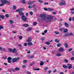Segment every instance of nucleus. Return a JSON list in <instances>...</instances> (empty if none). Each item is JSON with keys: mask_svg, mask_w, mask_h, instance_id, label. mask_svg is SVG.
I'll use <instances>...</instances> for the list:
<instances>
[{"mask_svg": "<svg viewBox=\"0 0 74 74\" xmlns=\"http://www.w3.org/2000/svg\"><path fill=\"white\" fill-rule=\"evenodd\" d=\"M67 65L68 66H66L65 65H63L62 66V67L64 69H67V68H68L69 69H70L72 68V66H73L72 64H68Z\"/></svg>", "mask_w": 74, "mask_h": 74, "instance_id": "f257e3e1", "label": "nucleus"}, {"mask_svg": "<svg viewBox=\"0 0 74 74\" xmlns=\"http://www.w3.org/2000/svg\"><path fill=\"white\" fill-rule=\"evenodd\" d=\"M21 19L23 20V21L25 22L26 21V20L27 18V17H26L25 15H23L21 17Z\"/></svg>", "mask_w": 74, "mask_h": 74, "instance_id": "f03ea898", "label": "nucleus"}, {"mask_svg": "<svg viewBox=\"0 0 74 74\" xmlns=\"http://www.w3.org/2000/svg\"><path fill=\"white\" fill-rule=\"evenodd\" d=\"M52 19V17L51 16H49L46 18L47 21H51V20Z\"/></svg>", "mask_w": 74, "mask_h": 74, "instance_id": "7ed1b4c3", "label": "nucleus"}, {"mask_svg": "<svg viewBox=\"0 0 74 74\" xmlns=\"http://www.w3.org/2000/svg\"><path fill=\"white\" fill-rule=\"evenodd\" d=\"M12 62H13V63H14L15 62H16L18 61V60H16V58H13L12 60Z\"/></svg>", "mask_w": 74, "mask_h": 74, "instance_id": "20e7f679", "label": "nucleus"}, {"mask_svg": "<svg viewBox=\"0 0 74 74\" xmlns=\"http://www.w3.org/2000/svg\"><path fill=\"white\" fill-rule=\"evenodd\" d=\"M41 17L43 18V20H45L46 19V17H45V14H42L41 15Z\"/></svg>", "mask_w": 74, "mask_h": 74, "instance_id": "39448f33", "label": "nucleus"}, {"mask_svg": "<svg viewBox=\"0 0 74 74\" xmlns=\"http://www.w3.org/2000/svg\"><path fill=\"white\" fill-rule=\"evenodd\" d=\"M58 51L60 52H63L64 51V48L63 47H61L58 49Z\"/></svg>", "mask_w": 74, "mask_h": 74, "instance_id": "423d86ee", "label": "nucleus"}, {"mask_svg": "<svg viewBox=\"0 0 74 74\" xmlns=\"http://www.w3.org/2000/svg\"><path fill=\"white\" fill-rule=\"evenodd\" d=\"M65 4V1H63V2H60V3L59 4L60 5H64Z\"/></svg>", "mask_w": 74, "mask_h": 74, "instance_id": "0eeeda50", "label": "nucleus"}, {"mask_svg": "<svg viewBox=\"0 0 74 74\" xmlns=\"http://www.w3.org/2000/svg\"><path fill=\"white\" fill-rule=\"evenodd\" d=\"M6 4H8V5H10V2L9 1H7V0H5V3Z\"/></svg>", "mask_w": 74, "mask_h": 74, "instance_id": "6e6552de", "label": "nucleus"}, {"mask_svg": "<svg viewBox=\"0 0 74 74\" xmlns=\"http://www.w3.org/2000/svg\"><path fill=\"white\" fill-rule=\"evenodd\" d=\"M24 14L23 13V12H22V11L19 12L18 13V14L19 15H23Z\"/></svg>", "mask_w": 74, "mask_h": 74, "instance_id": "1a4fd4ad", "label": "nucleus"}, {"mask_svg": "<svg viewBox=\"0 0 74 74\" xmlns=\"http://www.w3.org/2000/svg\"><path fill=\"white\" fill-rule=\"evenodd\" d=\"M54 10L53 9L48 8L47 9V11H53Z\"/></svg>", "mask_w": 74, "mask_h": 74, "instance_id": "9d476101", "label": "nucleus"}, {"mask_svg": "<svg viewBox=\"0 0 74 74\" xmlns=\"http://www.w3.org/2000/svg\"><path fill=\"white\" fill-rule=\"evenodd\" d=\"M17 52V50L15 49H13V50H12V52H14V53H16Z\"/></svg>", "mask_w": 74, "mask_h": 74, "instance_id": "9b49d317", "label": "nucleus"}, {"mask_svg": "<svg viewBox=\"0 0 74 74\" xmlns=\"http://www.w3.org/2000/svg\"><path fill=\"white\" fill-rule=\"evenodd\" d=\"M20 70V68H19L18 67L15 68L14 69V70H15V71H19V70Z\"/></svg>", "mask_w": 74, "mask_h": 74, "instance_id": "f8f14e48", "label": "nucleus"}, {"mask_svg": "<svg viewBox=\"0 0 74 74\" xmlns=\"http://www.w3.org/2000/svg\"><path fill=\"white\" fill-rule=\"evenodd\" d=\"M6 0H1V2L3 4H5Z\"/></svg>", "mask_w": 74, "mask_h": 74, "instance_id": "ddd939ff", "label": "nucleus"}, {"mask_svg": "<svg viewBox=\"0 0 74 74\" xmlns=\"http://www.w3.org/2000/svg\"><path fill=\"white\" fill-rule=\"evenodd\" d=\"M9 71H10V72H12V71H15V69L12 68L9 70Z\"/></svg>", "mask_w": 74, "mask_h": 74, "instance_id": "4468645a", "label": "nucleus"}, {"mask_svg": "<svg viewBox=\"0 0 74 74\" xmlns=\"http://www.w3.org/2000/svg\"><path fill=\"white\" fill-rule=\"evenodd\" d=\"M31 41H32V40L31 39V38H29L27 39V41L28 42H30Z\"/></svg>", "mask_w": 74, "mask_h": 74, "instance_id": "2eb2a0df", "label": "nucleus"}, {"mask_svg": "<svg viewBox=\"0 0 74 74\" xmlns=\"http://www.w3.org/2000/svg\"><path fill=\"white\" fill-rule=\"evenodd\" d=\"M12 49L11 48H9L8 49V50L9 51V52H12Z\"/></svg>", "mask_w": 74, "mask_h": 74, "instance_id": "dca6fc26", "label": "nucleus"}, {"mask_svg": "<svg viewBox=\"0 0 74 74\" xmlns=\"http://www.w3.org/2000/svg\"><path fill=\"white\" fill-rule=\"evenodd\" d=\"M5 16H3L2 15H1L0 16V18H2V19H4L5 18Z\"/></svg>", "mask_w": 74, "mask_h": 74, "instance_id": "f3484780", "label": "nucleus"}, {"mask_svg": "<svg viewBox=\"0 0 74 74\" xmlns=\"http://www.w3.org/2000/svg\"><path fill=\"white\" fill-rule=\"evenodd\" d=\"M23 26L24 27H28L29 26V25L27 24H25L23 25Z\"/></svg>", "mask_w": 74, "mask_h": 74, "instance_id": "a211bd4d", "label": "nucleus"}, {"mask_svg": "<svg viewBox=\"0 0 74 74\" xmlns=\"http://www.w3.org/2000/svg\"><path fill=\"white\" fill-rule=\"evenodd\" d=\"M68 32V29H64V33H66V32Z\"/></svg>", "mask_w": 74, "mask_h": 74, "instance_id": "6ab92c4d", "label": "nucleus"}, {"mask_svg": "<svg viewBox=\"0 0 74 74\" xmlns=\"http://www.w3.org/2000/svg\"><path fill=\"white\" fill-rule=\"evenodd\" d=\"M44 64V62L42 61H41L40 62V66H42Z\"/></svg>", "mask_w": 74, "mask_h": 74, "instance_id": "aec40b11", "label": "nucleus"}, {"mask_svg": "<svg viewBox=\"0 0 74 74\" xmlns=\"http://www.w3.org/2000/svg\"><path fill=\"white\" fill-rule=\"evenodd\" d=\"M65 25L66 27H69V24H68L67 23H65Z\"/></svg>", "mask_w": 74, "mask_h": 74, "instance_id": "412c9836", "label": "nucleus"}, {"mask_svg": "<svg viewBox=\"0 0 74 74\" xmlns=\"http://www.w3.org/2000/svg\"><path fill=\"white\" fill-rule=\"evenodd\" d=\"M33 29V28H32L31 27H29L28 29H27V31H30Z\"/></svg>", "mask_w": 74, "mask_h": 74, "instance_id": "4be33fe9", "label": "nucleus"}, {"mask_svg": "<svg viewBox=\"0 0 74 74\" xmlns=\"http://www.w3.org/2000/svg\"><path fill=\"white\" fill-rule=\"evenodd\" d=\"M9 22L10 24H12L14 23V21L12 20H10Z\"/></svg>", "mask_w": 74, "mask_h": 74, "instance_id": "5701e85b", "label": "nucleus"}, {"mask_svg": "<svg viewBox=\"0 0 74 74\" xmlns=\"http://www.w3.org/2000/svg\"><path fill=\"white\" fill-rule=\"evenodd\" d=\"M45 44H47V45H49L50 43L49 42H45Z\"/></svg>", "mask_w": 74, "mask_h": 74, "instance_id": "b1692460", "label": "nucleus"}, {"mask_svg": "<svg viewBox=\"0 0 74 74\" xmlns=\"http://www.w3.org/2000/svg\"><path fill=\"white\" fill-rule=\"evenodd\" d=\"M33 44V43L32 42H29L28 43V45H32Z\"/></svg>", "mask_w": 74, "mask_h": 74, "instance_id": "393cba45", "label": "nucleus"}, {"mask_svg": "<svg viewBox=\"0 0 74 74\" xmlns=\"http://www.w3.org/2000/svg\"><path fill=\"white\" fill-rule=\"evenodd\" d=\"M61 46V44L60 43H58L57 44V46L58 47H60Z\"/></svg>", "mask_w": 74, "mask_h": 74, "instance_id": "a878e982", "label": "nucleus"}, {"mask_svg": "<svg viewBox=\"0 0 74 74\" xmlns=\"http://www.w3.org/2000/svg\"><path fill=\"white\" fill-rule=\"evenodd\" d=\"M55 42H57V43H59V41L58 40V39H56L55 40Z\"/></svg>", "mask_w": 74, "mask_h": 74, "instance_id": "bb28decb", "label": "nucleus"}, {"mask_svg": "<svg viewBox=\"0 0 74 74\" xmlns=\"http://www.w3.org/2000/svg\"><path fill=\"white\" fill-rule=\"evenodd\" d=\"M33 70L36 71H38L39 70H40L39 68H38L36 69H34Z\"/></svg>", "mask_w": 74, "mask_h": 74, "instance_id": "cd10ccee", "label": "nucleus"}, {"mask_svg": "<svg viewBox=\"0 0 74 74\" xmlns=\"http://www.w3.org/2000/svg\"><path fill=\"white\" fill-rule=\"evenodd\" d=\"M12 59V58L9 57L8 58V60H11Z\"/></svg>", "mask_w": 74, "mask_h": 74, "instance_id": "c85d7f7f", "label": "nucleus"}, {"mask_svg": "<svg viewBox=\"0 0 74 74\" xmlns=\"http://www.w3.org/2000/svg\"><path fill=\"white\" fill-rule=\"evenodd\" d=\"M64 46L66 47V48H67L68 47V45L67 43H65Z\"/></svg>", "mask_w": 74, "mask_h": 74, "instance_id": "c756f323", "label": "nucleus"}, {"mask_svg": "<svg viewBox=\"0 0 74 74\" xmlns=\"http://www.w3.org/2000/svg\"><path fill=\"white\" fill-rule=\"evenodd\" d=\"M60 32H63V31L64 30V28H60Z\"/></svg>", "mask_w": 74, "mask_h": 74, "instance_id": "7c9ffc66", "label": "nucleus"}, {"mask_svg": "<svg viewBox=\"0 0 74 74\" xmlns=\"http://www.w3.org/2000/svg\"><path fill=\"white\" fill-rule=\"evenodd\" d=\"M40 40H41V41H44L45 40V38L42 37L40 39Z\"/></svg>", "mask_w": 74, "mask_h": 74, "instance_id": "2f4dec72", "label": "nucleus"}, {"mask_svg": "<svg viewBox=\"0 0 74 74\" xmlns=\"http://www.w3.org/2000/svg\"><path fill=\"white\" fill-rule=\"evenodd\" d=\"M64 61L65 63H68V62H69V60L67 59H65L64 60Z\"/></svg>", "mask_w": 74, "mask_h": 74, "instance_id": "473e14b6", "label": "nucleus"}, {"mask_svg": "<svg viewBox=\"0 0 74 74\" xmlns=\"http://www.w3.org/2000/svg\"><path fill=\"white\" fill-rule=\"evenodd\" d=\"M56 56H61V54L57 53L56 54Z\"/></svg>", "mask_w": 74, "mask_h": 74, "instance_id": "72a5a7b5", "label": "nucleus"}, {"mask_svg": "<svg viewBox=\"0 0 74 74\" xmlns=\"http://www.w3.org/2000/svg\"><path fill=\"white\" fill-rule=\"evenodd\" d=\"M3 49H4V50H5V49L3 48H3L1 47H0V51H2Z\"/></svg>", "mask_w": 74, "mask_h": 74, "instance_id": "f704fd0d", "label": "nucleus"}, {"mask_svg": "<svg viewBox=\"0 0 74 74\" xmlns=\"http://www.w3.org/2000/svg\"><path fill=\"white\" fill-rule=\"evenodd\" d=\"M38 1L39 3H43V1L41 0H38Z\"/></svg>", "mask_w": 74, "mask_h": 74, "instance_id": "c9c22d12", "label": "nucleus"}, {"mask_svg": "<svg viewBox=\"0 0 74 74\" xmlns=\"http://www.w3.org/2000/svg\"><path fill=\"white\" fill-rule=\"evenodd\" d=\"M37 24V23L36 22H34L33 23V25H34V26H36V25Z\"/></svg>", "mask_w": 74, "mask_h": 74, "instance_id": "e433bc0d", "label": "nucleus"}, {"mask_svg": "<svg viewBox=\"0 0 74 74\" xmlns=\"http://www.w3.org/2000/svg\"><path fill=\"white\" fill-rule=\"evenodd\" d=\"M3 26L1 25H0V29L1 30V29H3Z\"/></svg>", "mask_w": 74, "mask_h": 74, "instance_id": "4c0bfd02", "label": "nucleus"}, {"mask_svg": "<svg viewBox=\"0 0 74 74\" xmlns=\"http://www.w3.org/2000/svg\"><path fill=\"white\" fill-rule=\"evenodd\" d=\"M73 34L72 33H70L68 34V36H74V35H73Z\"/></svg>", "mask_w": 74, "mask_h": 74, "instance_id": "58836bf2", "label": "nucleus"}, {"mask_svg": "<svg viewBox=\"0 0 74 74\" xmlns=\"http://www.w3.org/2000/svg\"><path fill=\"white\" fill-rule=\"evenodd\" d=\"M69 36V34H66L64 35H63L64 37H67V36Z\"/></svg>", "mask_w": 74, "mask_h": 74, "instance_id": "ea45409f", "label": "nucleus"}, {"mask_svg": "<svg viewBox=\"0 0 74 74\" xmlns=\"http://www.w3.org/2000/svg\"><path fill=\"white\" fill-rule=\"evenodd\" d=\"M23 1H22L21 3H22L23 4H25L26 3V2Z\"/></svg>", "mask_w": 74, "mask_h": 74, "instance_id": "a19ab883", "label": "nucleus"}, {"mask_svg": "<svg viewBox=\"0 0 74 74\" xmlns=\"http://www.w3.org/2000/svg\"><path fill=\"white\" fill-rule=\"evenodd\" d=\"M71 60H74V57H71Z\"/></svg>", "mask_w": 74, "mask_h": 74, "instance_id": "79ce46f5", "label": "nucleus"}, {"mask_svg": "<svg viewBox=\"0 0 74 74\" xmlns=\"http://www.w3.org/2000/svg\"><path fill=\"white\" fill-rule=\"evenodd\" d=\"M73 49L71 48L68 50V52H70L71 51H72Z\"/></svg>", "mask_w": 74, "mask_h": 74, "instance_id": "37998d69", "label": "nucleus"}, {"mask_svg": "<svg viewBox=\"0 0 74 74\" xmlns=\"http://www.w3.org/2000/svg\"><path fill=\"white\" fill-rule=\"evenodd\" d=\"M5 17L6 18H8L9 17V15H8V14H6L5 15Z\"/></svg>", "mask_w": 74, "mask_h": 74, "instance_id": "c03bdc74", "label": "nucleus"}, {"mask_svg": "<svg viewBox=\"0 0 74 74\" xmlns=\"http://www.w3.org/2000/svg\"><path fill=\"white\" fill-rule=\"evenodd\" d=\"M19 39V40H22V36H20L19 38H18Z\"/></svg>", "mask_w": 74, "mask_h": 74, "instance_id": "a18cd8bd", "label": "nucleus"}, {"mask_svg": "<svg viewBox=\"0 0 74 74\" xmlns=\"http://www.w3.org/2000/svg\"><path fill=\"white\" fill-rule=\"evenodd\" d=\"M32 3V2L31 1H29L28 3V4H31Z\"/></svg>", "mask_w": 74, "mask_h": 74, "instance_id": "49530a36", "label": "nucleus"}, {"mask_svg": "<svg viewBox=\"0 0 74 74\" xmlns=\"http://www.w3.org/2000/svg\"><path fill=\"white\" fill-rule=\"evenodd\" d=\"M23 62L24 63H27V61L26 60H24Z\"/></svg>", "mask_w": 74, "mask_h": 74, "instance_id": "de8ad7c7", "label": "nucleus"}, {"mask_svg": "<svg viewBox=\"0 0 74 74\" xmlns=\"http://www.w3.org/2000/svg\"><path fill=\"white\" fill-rule=\"evenodd\" d=\"M33 58V56H29V58L30 59H32V58Z\"/></svg>", "mask_w": 74, "mask_h": 74, "instance_id": "09e8293b", "label": "nucleus"}, {"mask_svg": "<svg viewBox=\"0 0 74 74\" xmlns=\"http://www.w3.org/2000/svg\"><path fill=\"white\" fill-rule=\"evenodd\" d=\"M48 69V67H46L44 68V70H46Z\"/></svg>", "mask_w": 74, "mask_h": 74, "instance_id": "8fccbe9b", "label": "nucleus"}, {"mask_svg": "<svg viewBox=\"0 0 74 74\" xmlns=\"http://www.w3.org/2000/svg\"><path fill=\"white\" fill-rule=\"evenodd\" d=\"M48 2H45L44 3V5H48Z\"/></svg>", "mask_w": 74, "mask_h": 74, "instance_id": "3c124183", "label": "nucleus"}, {"mask_svg": "<svg viewBox=\"0 0 74 74\" xmlns=\"http://www.w3.org/2000/svg\"><path fill=\"white\" fill-rule=\"evenodd\" d=\"M47 30H45L44 31V33H47Z\"/></svg>", "mask_w": 74, "mask_h": 74, "instance_id": "603ef678", "label": "nucleus"}, {"mask_svg": "<svg viewBox=\"0 0 74 74\" xmlns=\"http://www.w3.org/2000/svg\"><path fill=\"white\" fill-rule=\"evenodd\" d=\"M29 14L31 15H33V12H29Z\"/></svg>", "mask_w": 74, "mask_h": 74, "instance_id": "864d4df0", "label": "nucleus"}, {"mask_svg": "<svg viewBox=\"0 0 74 74\" xmlns=\"http://www.w3.org/2000/svg\"><path fill=\"white\" fill-rule=\"evenodd\" d=\"M72 56H74V51H73L72 53Z\"/></svg>", "mask_w": 74, "mask_h": 74, "instance_id": "5fc2aeb1", "label": "nucleus"}, {"mask_svg": "<svg viewBox=\"0 0 74 74\" xmlns=\"http://www.w3.org/2000/svg\"><path fill=\"white\" fill-rule=\"evenodd\" d=\"M34 11H37V9L36 8H34L33 9Z\"/></svg>", "mask_w": 74, "mask_h": 74, "instance_id": "6e6d98bb", "label": "nucleus"}, {"mask_svg": "<svg viewBox=\"0 0 74 74\" xmlns=\"http://www.w3.org/2000/svg\"><path fill=\"white\" fill-rule=\"evenodd\" d=\"M19 49H22V46H21L20 47H19Z\"/></svg>", "mask_w": 74, "mask_h": 74, "instance_id": "4d7b16f0", "label": "nucleus"}, {"mask_svg": "<svg viewBox=\"0 0 74 74\" xmlns=\"http://www.w3.org/2000/svg\"><path fill=\"white\" fill-rule=\"evenodd\" d=\"M44 10H45V11H47L48 10V9L46 8H44Z\"/></svg>", "mask_w": 74, "mask_h": 74, "instance_id": "13d9d810", "label": "nucleus"}, {"mask_svg": "<svg viewBox=\"0 0 74 74\" xmlns=\"http://www.w3.org/2000/svg\"><path fill=\"white\" fill-rule=\"evenodd\" d=\"M51 72H52V71H50V70L49 71H48V73H49V74H50V73H51Z\"/></svg>", "mask_w": 74, "mask_h": 74, "instance_id": "bf43d9fd", "label": "nucleus"}, {"mask_svg": "<svg viewBox=\"0 0 74 74\" xmlns=\"http://www.w3.org/2000/svg\"><path fill=\"white\" fill-rule=\"evenodd\" d=\"M74 8L70 9V11H74Z\"/></svg>", "mask_w": 74, "mask_h": 74, "instance_id": "052dcab7", "label": "nucleus"}, {"mask_svg": "<svg viewBox=\"0 0 74 74\" xmlns=\"http://www.w3.org/2000/svg\"><path fill=\"white\" fill-rule=\"evenodd\" d=\"M8 63H10L11 62V61L10 60H8Z\"/></svg>", "mask_w": 74, "mask_h": 74, "instance_id": "680f3d73", "label": "nucleus"}, {"mask_svg": "<svg viewBox=\"0 0 74 74\" xmlns=\"http://www.w3.org/2000/svg\"><path fill=\"white\" fill-rule=\"evenodd\" d=\"M22 67H23V68H25V67H26V66L25 65H23L22 66Z\"/></svg>", "mask_w": 74, "mask_h": 74, "instance_id": "e2e57ef3", "label": "nucleus"}, {"mask_svg": "<svg viewBox=\"0 0 74 74\" xmlns=\"http://www.w3.org/2000/svg\"><path fill=\"white\" fill-rule=\"evenodd\" d=\"M13 9L14 10H15V9H16V6H14L13 8Z\"/></svg>", "mask_w": 74, "mask_h": 74, "instance_id": "0e129e2a", "label": "nucleus"}, {"mask_svg": "<svg viewBox=\"0 0 74 74\" xmlns=\"http://www.w3.org/2000/svg\"><path fill=\"white\" fill-rule=\"evenodd\" d=\"M20 11L23 10V8H20L19 9Z\"/></svg>", "mask_w": 74, "mask_h": 74, "instance_id": "69168bd1", "label": "nucleus"}, {"mask_svg": "<svg viewBox=\"0 0 74 74\" xmlns=\"http://www.w3.org/2000/svg\"><path fill=\"white\" fill-rule=\"evenodd\" d=\"M27 74H31V73L29 72H27Z\"/></svg>", "mask_w": 74, "mask_h": 74, "instance_id": "338daca9", "label": "nucleus"}, {"mask_svg": "<svg viewBox=\"0 0 74 74\" xmlns=\"http://www.w3.org/2000/svg\"><path fill=\"white\" fill-rule=\"evenodd\" d=\"M24 46H27V43H25L24 44Z\"/></svg>", "mask_w": 74, "mask_h": 74, "instance_id": "774afa93", "label": "nucleus"}]
</instances>
